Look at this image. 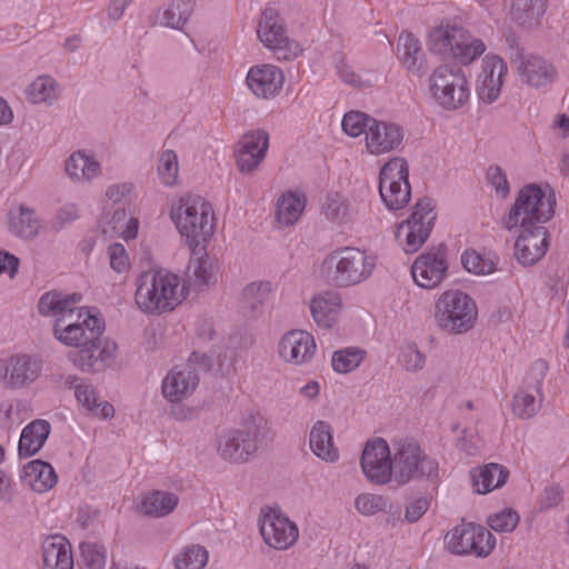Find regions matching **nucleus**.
Instances as JSON below:
<instances>
[{
    "instance_id": "obj_47",
    "label": "nucleus",
    "mask_w": 569,
    "mask_h": 569,
    "mask_svg": "<svg viewBox=\"0 0 569 569\" xmlns=\"http://www.w3.org/2000/svg\"><path fill=\"white\" fill-rule=\"evenodd\" d=\"M208 551L199 545L187 546L174 558L176 569H202L208 562Z\"/></svg>"
},
{
    "instance_id": "obj_30",
    "label": "nucleus",
    "mask_w": 569,
    "mask_h": 569,
    "mask_svg": "<svg viewBox=\"0 0 569 569\" xmlns=\"http://www.w3.org/2000/svg\"><path fill=\"white\" fill-rule=\"evenodd\" d=\"M64 170L74 183H90L101 174L100 162L83 151L73 152L66 160Z\"/></svg>"
},
{
    "instance_id": "obj_36",
    "label": "nucleus",
    "mask_w": 569,
    "mask_h": 569,
    "mask_svg": "<svg viewBox=\"0 0 569 569\" xmlns=\"http://www.w3.org/2000/svg\"><path fill=\"white\" fill-rule=\"evenodd\" d=\"M42 227L41 220L34 210L20 206L10 211L9 228L19 238L30 240L38 236Z\"/></svg>"
},
{
    "instance_id": "obj_49",
    "label": "nucleus",
    "mask_w": 569,
    "mask_h": 569,
    "mask_svg": "<svg viewBox=\"0 0 569 569\" xmlns=\"http://www.w3.org/2000/svg\"><path fill=\"white\" fill-rule=\"evenodd\" d=\"M373 119V117L361 111H349L343 116L341 126L348 136L357 138L362 133L365 136L367 134L371 124L370 122Z\"/></svg>"
},
{
    "instance_id": "obj_31",
    "label": "nucleus",
    "mask_w": 569,
    "mask_h": 569,
    "mask_svg": "<svg viewBox=\"0 0 569 569\" xmlns=\"http://www.w3.org/2000/svg\"><path fill=\"white\" fill-rule=\"evenodd\" d=\"M311 451L326 462H336L339 459V451L333 445L332 429L326 421H317L309 435Z\"/></svg>"
},
{
    "instance_id": "obj_45",
    "label": "nucleus",
    "mask_w": 569,
    "mask_h": 569,
    "mask_svg": "<svg viewBox=\"0 0 569 569\" xmlns=\"http://www.w3.org/2000/svg\"><path fill=\"white\" fill-rule=\"evenodd\" d=\"M196 0H173L159 17L160 24L181 29L191 16Z\"/></svg>"
},
{
    "instance_id": "obj_40",
    "label": "nucleus",
    "mask_w": 569,
    "mask_h": 569,
    "mask_svg": "<svg viewBox=\"0 0 569 569\" xmlns=\"http://www.w3.org/2000/svg\"><path fill=\"white\" fill-rule=\"evenodd\" d=\"M397 54L400 63L408 71L419 69L423 52L419 40L411 32H401L397 43Z\"/></svg>"
},
{
    "instance_id": "obj_34",
    "label": "nucleus",
    "mask_w": 569,
    "mask_h": 569,
    "mask_svg": "<svg viewBox=\"0 0 569 569\" xmlns=\"http://www.w3.org/2000/svg\"><path fill=\"white\" fill-rule=\"evenodd\" d=\"M51 431V426L47 420L38 419L27 425L19 440V455L31 457L36 455L44 445Z\"/></svg>"
},
{
    "instance_id": "obj_7",
    "label": "nucleus",
    "mask_w": 569,
    "mask_h": 569,
    "mask_svg": "<svg viewBox=\"0 0 569 569\" xmlns=\"http://www.w3.org/2000/svg\"><path fill=\"white\" fill-rule=\"evenodd\" d=\"M392 479L399 486L438 477V462L426 455L417 441L401 439L392 443Z\"/></svg>"
},
{
    "instance_id": "obj_23",
    "label": "nucleus",
    "mask_w": 569,
    "mask_h": 569,
    "mask_svg": "<svg viewBox=\"0 0 569 569\" xmlns=\"http://www.w3.org/2000/svg\"><path fill=\"white\" fill-rule=\"evenodd\" d=\"M508 66L498 56H487L483 59L482 72L479 76L477 94L485 103L495 102L500 96Z\"/></svg>"
},
{
    "instance_id": "obj_6",
    "label": "nucleus",
    "mask_w": 569,
    "mask_h": 569,
    "mask_svg": "<svg viewBox=\"0 0 569 569\" xmlns=\"http://www.w3.org/2000/svg\"><path fill=\"white\" fill-rule=\"evenodd\" d=\"M171 219L192 251L206 243L214 232L213 210L200 196L188 194L171 211Z\"/></svg>"
},
{
    "instance_id": "obj_15",
    "label": "nucleus",
    "mask_w": 569,
    "mask_h": 569,
    "mask_svg": "<svg viewBox=\"0 0 569 569\" xmlns=\"http://www.w3.org/2000/svg\"><path fill=\"white\" fill-rule=\"evenodd\" d=\"M257 33L259 40L274 52L278 60H291L301 52L299 44L287 37L276 10L271 8L263 10Z\"/></svg>"
},
{
    "instance_id": "obj_3",
    "label": "nucleus",
    "mask_w": 569,
    "mask_h": 569,
    "mask_svg": "<svg viewBox=\"0 0 569 569\" xmlns=\"http://www.w3.org/2000/svg\"><path fill=\"white\" fill-rule=\"evenodd\" d=\"M271 423L261 413H251L237 429L222 433L217 440L220 457L231 463L247 462L262 446L271 441Z\"/></svg>"
},
{
    "instance_id": "obj_59",
    "label": "nucleus",
    "mask_w": 569,
    "mask_h": 569,
    "mask_svg": "<svg viewBox=\"0 0 569 569\" xmlns=\"http://www.w3.org/2000/svg\"><path fill=\"white\" fill-rule=\"evenodd\" d=\"M110 266L117 272H123L129 267V259L124 247L121 243H113L108 249Z\"/></svg>"
},
{
    "instance_id": "obj_41",
    "label": "nucleus",
    "mask_w": 569,
    "mask_h": 569,
    "mask_svg": "<svg viewBox=\"0 0 569 569\" xmlns=\"http://www.w3.org/2000/svg\"><path fill=\"white\" fill-rule=\"evenodd\" d=\"M322 213L330 222L342 226L352 220L357 210L346 198L335 193L327 197Z\"/></svg>"
},
{
    "instance_id": "obj_51",
    "label": "nucleus",
    "mask_w": 569,
    "mask_h": 569,
    "mask_svg": "<svg viewBox=\"0 0 569 569\" xmlns=\"http://www.w3.org/2000/svg\"><path fill=\"white\" fill-rule=\"evenodd\" d=\"M178 157L173 150H164L158 161V174L166 186H173L178 178Z\"/></svg>"
},
{
    "instance_id": "obj_48",
    "label": "nucleus",
    "mask_w": 569,
    "mask_h": 569,
    "mask_svg": "<svg viewBox=\"0 0 569 569\" xmlns=\"http://www.w3.org/2000/svg\"><path fill=\"white\" fill-rule=\"evenodd\" d=\"M80 562L83 569H104L107 550L104 546L94 541L80 543Z\"/></svg>"
},
{
    "instance_id": "obj_54",
    "label": "nucleus",
    "mask_w": 569,
    "mask_h": 569,
    "mask_svg": "<svg viewBox=\"0 0 569 569\" xmlns=\"http://www.w3.org/2000/svg\"><path fill=\"white\" fill-rule=\"evenodd\" d=\"M336 69L340 80L346 84L357 89L368 88L371 86L370 80L362 79L360 74L353 71L351 66L347 63L343 56H338L336 58Z\"/></svg>"
},
{
    "instance_id": "obj_44",
    "label": "nucleus",
    "mask_w": 569,
    "mask_h": 569,
    "mask_svg": "<svg viewBox=\"0 0 569 569\" xmlns=\"http://www.w3.org/2000/svg\"><path fill=\"white\" fill-rule=\"evenodd\" d=\"M74 396L79 403L96 416L104 419L113 417V406L107 401H99L96 396V391L91 386L87 383L76 385Z\"/></svg>"
},
{
    "instance_id": "obj_53",
    "label": "nucleus",
    "mask_w": 569,
    "mask_h": 569,
    "mask_svg": "<svg viewBox=\"0 0 569 569\" xmlns=\"http://www.w3.org/2000/svg\"><path fill=\"white\" fill-rule=\"evenodd\" d=\"M461 263L468 272L475 274H488L495 270L493 261L475 250L466 251L461 257Z\"/></svg>"
},
{
    "instance_id": "obj_35",
    "label": "nucleus",
    "mask_w": 569,
    "mask_h": 569,
    "mask_svg": "<svg viewBox=\"0 0 569 569\" xmlns=\"http://www.w3.org/2000/svg\"><path fill=\"white\" fill-rule=\"evenodd\" d=\"M470 476L476 491L478 493H488L507 482L509 471L501 465L488 463L473 469Z\"/></svg>"
},
{
    "instance_id": "obj_56",
    "label": "nucleus",
    "mask_w": 569,
    "mask_h": 569,
    "mask_svg": "<svg viewBox=\"0 0 569 569\" xmlns=\"http://www.w3.org/2000/svg\"><path fill=\"white\" fill-rule=\"evenodd\" d=\"M401 362L407 371L418 372L426 365V356L415 343H410L402 349Z\"/></svg>"
},
{
    "instance_id": "obj_42",
    "label": "nucleus",
    "mask_w": 569,
    "mask_h": 569,
    "mask_svg": "<svg viewBox=\"0 0 569 569\" xmlns=\"http://www.w3.org/2000/svg\"><path fill=\"white\" fill-rule=\"evenodd\" d=\"M306 207L305 197L288 192L282 194L277 201V220L286 226L295 224Z\"/></svg>"
},
{
    "instance_id": "obj_29",
    "label": "nucleus",
    "mask_w": 569,
    "mask_h": 569,
    "mask_svg": "<svg viewBox=\"0 0 569 569\" xmlns=\"http://www.w3.org/2000/svg\"><path fill=\"white\" fill-rule=\"evenodd\" d=\"M43 569H72L73 557L70 542L62 536L47 538L42 543Z\"/></svg>"
},
{
    "instance_id": "obj_24",
    "label": "nucleus",
    "mask_w": 569,
    "mask_h": 569,
    "mask_svg": "<svg viewBox=\"0 0 569 569\" xmlns=\"http://www.w3.org/2000/svg\"><path fill=\"white\" fill-rule=\"evenodd\" d=\"M313 337L303 330L287 332L279 342V356L293 365H303L312 359L316 352Z\"/></svg>"
},
{
    "instance_id": "obj_9",
    "label": "nucleus",
    "mask_w": 569,
    "mask_h": 569,
    "mask_svg": "<svg viewBox=\"0 0 569 569\" xmlns=\"http://www.w3.org/2000/svg\"><path fill=\"white\" fill-rule=\"evenodd\" d=\"M329 281L336 287H350L367 280L376 267V258L358 248L346 247L326 259Z\"/></svg>"
},
{
    "instance_id": "obj_26",
    "label": "nucleus",
    "mask_w": 569,
    "mask_h": 569,
    "mask_svg": "<svg viewBox=\"0 0 569 569\" xmlns=\"http://www.w3.org/2000/svg\"><path fill=\"white\" fill-rule=\"evenodd\" d=\"M199 385V375L190 366L173 368L162 381V393L170 402L189 398Z\"/></svg>"
},
{
    "instance_id": "obj_13",
    "label": "nucleus",
    "mask_w": 569,
    "mask_h": 569,
    "mask_svg": "<svg viewBox=\"0 0 569 569\" xmlns=\"http://www.w3.org/2000/svg\"><path fill=\"white\" fill-rule=\"evenodd\" d=\"M408 177L409 168L403 158H393L381 168L379 193L388 209L399 210L408 204L411 196Z\"/></svg>"
},
{
    "instance_id": "obj_4",
    "label": "nucleus",
    "mask_w": 569,
    "mask_h": 569,
    "mask_svg": "<svg viewBox=\"0 0 569 569\" xmlns=\"http://www.w3.org/2000/svg\"><path fill=\"white\" fill-rule=\"evenodd\" d=\"M428 47L445 59H453L462 66H469L486 51L480 38L473 37L457 21L442 22L428 36Z\"/></svg>"
},
{
    "instance_id": "obj_58",
    "label": "nucleus",
    "mask_w": 569,
    "mask_h": 569,
    "mask_svg": "<svg viewBox=\"0 0 569 569\" xmlns=\"http://www.w3.org/2000/svg\"><path fill=\"white\" fill-rule=\"evenodd\" d=\"M563 499V492L559 485H550L545 488L539 499L541 510H549L558 506Z\"/></svg>"
},
{
    "instance_id": "obj_39",
    "label": "nucleus",
    "mask_w": 569,
    "mask_h": 569,
    "mask_svg": "<svg viewBox=\"0 0 569 569\" xmlns=\"http://www.w3.org/2000/svg\"><path fill=\"white\" fill-rule=\"evenodd\" d=\"M178 506V497L168 491L156 490L146 495L141 500L140 510L150 517H166Z\"/></svg>"
},
{
    "instance_id": "obj_1",
    "label": "nucleus",
    "mask_w": 569,
    "mask_h": 569,
    "mask_svg": "<svg viewBox=\"0 0 569 569\" xmlns=\"http://www.w3.org/2000/svg\"><path fill=\"white\" fill-rule=\"evenodd\" d=\"M104 322L92 309H80L73 320L53 326V335L57 340L66 346L74 347L77 352L70 353L74 366L82 371H99L106 362L114 358L116 345L104 342L101 335Z\"/></svg>"
},
{
    "instance_id": "obj_50",
    "label": "nucleus",
    "mask_w": 569,
    "mask_h": 569,
    "mask_svg": "<svg viewBox=\"0 0 569 569\" xmlns=\"http://www.w3.org/2000/svg\"><path fill=\"white\" fill-rule=\"evenodd\" d=\"M363 352L358 349H343L332 355V368L339 373H348L359 367Z\"/></svg>"
},
{
    "instance_id": "obj_16",
    "label": "nucleus",
    "mask_w": 569,
    "mask_h": 569,
    "mask_svg": "<svg viewBox=\"0 0 569 569\" xmlns=\"http://www.w3.org/2000/svg\"><path fill=\"white\" fill-rule=\"evenodd\" d=\"M259 523L263 541L276 550H287L298 540L297 525L280 510L269 508L261 516Z\"/></svg>"
},
{
    "instance_id": "obj_43",
    "label": "nucleus",
    "mask_w": 569,
    "mask_h": 569,
    "mask_svg": "<svg viewBox=\"0 0 569 569\" xmlns=\"http://www.w3.org/2000/svg\"><path fill=\"white\" fill-rule=\"evenodd\" d=\"M216 264L208 257H197L189 261L187 276L190 283L197 289L202 290L204 287L216 281Z\"/></svg>"
},
{
    "instance_id": "obj_32",
    "label": "nucleus",
    "mask_w": 569,
    "mask_h": 569,
    "mask_svg": "<svg viewBox=\"0 0 569 569\" xmlns=\"http://www.w3.org/2000/svg\"><path fill=\"white\" fill-rule=\"evenodd\" d=\"M546 0H512L510 18L519 27L531 30L540 24Z\"/></svg>"
},
{
    "instance_id": "obj_12",
    "label": "nucleus",
    "mask_w": 569,
    "mask_h": 569,
    "mask_svg": "<svg viewBox=\"0 0 569 569\" xmlns=\"http://www.w3.org/2000/svg\"><path fill=\"white\" fill-rule=\"evenodd\" d=\"M430 198H421L410 217L398 227L396 239L407 253L418 251L429 238L436 220Z\"/></svg>"
},
{
    "instance_id": "obj_14",
    "label": "nucleus",
    "mask_w": 569,
    "mask_h": 569,
    "mask_svg": "<svg viewBox=\"0 0 569 569\" xmlns=\"http://www.w3.org/2000/svg\"><path fill=\"white\" fill-rule=\"evenodd\" d=\"M548 371L543 360L531 366L523 380V387L513 397L512 411L521 419L533 417L540 409L543 399L541 387Z\"/></svg>"
},
{
    "instance_id": "obj_28",
    "label": "nucleus",
    "mask_w": 569,
    "mask_h": 569,
    "mask_svg": "<svg viewBox=\"0 0 569 569\" xmlns=\"http://www.w3.org/2000/svg\"><path fill=\"white\" fill-rule=\"evenodd\" d=\"M41 370L40 362L28 355L12 357L6 368L4 383L11 388H20L33 382Z\"/></svg>"
},
{
    "instance_id": "obj_5",
    "label": "nucleus",
    "mask_w": 569,
    "mask_h": 569,
    "mask_svg": "<svg viewBox=\"0 0 569 569\" xmlns=\"http://www.w3.org/2000/svg\"><path fill=\"white\" fill-rule=\"evenodd\" d=\"M556 197L549 186L530 183L520 189L515 203L502 219L508 231L519 227L543 226L555 214Z\"/></svg>"
},
{
    "instance_id": "obj_55",
    "label": "nucleus",
    "mask_w": 569,
    "mask_h": 569,
    "mask_svg": "<svg viewBox=\"0 0 569 569\" xmlns=\"http://www.w3.org/2000/svg\"><path fill=\"white\" fill-rule=\"evenodd\" d=\"M385 497L373 493H361L356 498L355 507L363 516H372L387 508Z\"/></svg>"
},
{
    "instance_id": "obj_18",
    "label": "nucleus",
    "mask_w": 569,
    "mask_h": 569,
    "mask_svg": "<svg viewBox=\"0 0 569 569\" xmlns=\"http://www.w3.org/2000/svg\"><path fill=\"white\" fill-rule=\"evenodd\" d=\"M370 123L365 137V148L369 154L382 156L401 149L405 130L400 124L377 118Z\"/></svg>"
},
{
    "instance_id": "obj_20",
    "label": "nucleus",
    "mask_w": 569,
    "mask_h": 569,
    "mask_svg": "<svg viewBox=\"0 0 569 569\" xmlns=\"http://www.w3.org/2000/svg\"><path fill=\"white\" fill-rule=\"evenodd\" d=\"M515 257L523 266L538 262L548 250V231L545 226L519 227Z\"/></svg>"
},
{
    "instance_id": "obj_46",
    "label": "nucleus",
    "mask_w": 569,
    "mask_h": 569,
    "mask_svg": "<svg viewBox=\"0 0 569 569\" xmlns=\"http://www.w3.org/2000/svg\"><path fill=\"white\" fill-rule=\"evenodd\" d=\"M58 98V84L49 76L38 77L27 89V99L32 103H52Z\"/></svg>"
},
{
    "instance_id": "obj_57",
    "label": "nucleus",
    "mask_w": 569,
    "mask_h": 569,
    "mask_svg": "<svg viewBox=\"0 0 569 569\" xmlns=\"http://www.w3.org/2000/svg\"><path fill=\"white\" fill-rule=\"evenodd\" d=\"M487 179L497 194L505 198L509 194L510 188L506 174L499 166H490L487 170Z\"/></svg>"
},
{
    "instance_id": "obj_27",
    "label": "nucleus",
    "mask_w": 569,
    "mask_h": 569,
    "mask_svg": "<svg viewBox=\"0 0 569 569\" xmlns=\"http://www.w3.org/2000/svg\"><path fill=\"white\" fill-rule=\"evenodd\" d=\"M312 319L318 327L331 329L338 321L342 300L338 292L328 290L316 295L309 303Z\"/></svg>"
},
{
    "instance_id": "obj_11",
    "label": "nucleus",
    "mask_w": 569,
    "mask_h": 569,
    "mask_svg": "<svg viewBox=\"0 0 569 569\" xmlns=\"http://www.w3.org/2000/svg\"><path fill=\"white\" fill-rule=\"evenodd\" d=\"M430 92L436 102L446 110L463 107L470 97L469 82L459 68L440 66L429 78Z\"/></svg>"
},
{
    "instance_id": "obj_38",
    "label": "nucleus",
    "mask_w": 569,
    "mask_h": 569,
    "mask_svg": "<svg viewBox=\"0 0 569 569\" xmlns=\"http://www.w3.org/2000/svg\"><path fill=\"white\" fill-rule=\"evenodd\" d=\"M270 292L271 283L268 281L252 282L246 286L240 299L243 316L253 318L259 315Z\"/></svg>"
},
{
    "instance_id": "obj_22",
    "label": "nucleus",
    "mask_w": 569,
    "mask_h": 569,
    "mask_svg": "<svg viewBox=\"0 0 569 569\" xmlns=\"http://www.w3.org/2000/svg\"><path fill=\"white\" fill-rule=\"evenodd\" d=\"M81 301L82 295L80 293H63L53 290L41 296L38 311L44 317L54 318V325H60L61 320H66V322L73 320L80 309L87 308L79 306Z\"/></svg>"
},
{
    "instance_id": "obj_60",
    "label": "nucleus",
    "mask_w": 569,
    "mask_h": 569,
    "mask_svg": "<svg viewBox=\"0 0 569 569\" xmlns=\"http://www.w3.org/2000/svg\"><path fill=\"white\" fill-rule=\"evenodd\" d=\"M485 533L480 535L475 539V548H472L471 555L476 557H488L496 547V537L485 527Z\"/></svg>"
},
{
    "instance_id": "obj_19",
    "label": "nucleus",
    "mask_w": 569,
    "mask_h": 569,
    "mask_svg": "<svg viewBox=\"0 0 569 569\" xmlns=\"http://www.w3.org/2000/svg\"><path fill=\"white\" fill-rule=\"evenodd\" d=\"M269 147V134L262 129L244 133L236 149L237 168L241 173L254 172L264 160Z\"/></svg>"
},
{
    "instance_id": "obj_17",
    "label": "nucleus",
    "mask_w": 569,
    "mask_h": 569,
    "mask_svg": "<svg viewBox=\"0 0 569 569\" xmlns=\"http://www.w3.org/2000/svg\"><path fill=\"white\" fill-rule=\"evenodd\" d=\"M360 463L367 480L371 483L385 485L392 479V452L382 438L366 445Z\"/></svg>"
},
{
    "instance_id": "obj_63",
    "label": "nucleus",
    "mask_w": 569,
    "mask_h": 569,
    "mask_svg": "<svg viewBox=\"0 0 569 569\" xmlns=\"http://www.w3.org/2000/svg\"><path fill=\"white\" fill-rule=\"evenodd\" d=\"M132 191V184L124 182L111 184L107 188L106 197L114 203L122 201Z\"/></svg>"
},
{
    "instance_id": "obj_21",
    "label": "nucleus",
    "mask_w": 569,
    "mask_h": 569,
    "mask_svg": "<svg viewBox=\"0 0 569 569\" xmlns=\"http://www.w3.org/2000/svg\"><path fill=\"white\" fill-rule=\"evenodd\" d=\"M447 269L446 248L440 246L418 257L411 267V274L419 287L432 289L443 280Z\"/></svg>"
},
{
    "instance_id": "obj_25",
    "label": "nucleus",
    "mask_w": 569,
    "mask_h": 569,
    "mask_svg": "<svg viewBox=\"0 0 569 569\" xmlns=\"http://www.w3.org/2000/svg\"><path fill=\"white\" fill-rule=\"evenodd\" d=\"M283 82V72L273 64L256 66L247 74V84L258 98H273L280 92Z\"/></svg>"
},
{
    "instance_id": "obj_33",
    "label": "nucleus",
    "mask_w": 569,
    "mask_h": 569,
    "mask_svg": "<svg viewBox=\"0 0 569 569\" xmlns=\"http://www.w3.org/2000/svg\"><path fill=\"white\" fill-rule=\"evenodd\" d=\"M485 533V527L475 523H466L455 527L447 536L446 541L450 552L455 555H471L475 548V539Z\"/></svg>"
},
{
    "instance_id": "obj_62",
    "label": "nucleus",
    "mask_w": 569,
    "mask_h": 569,
    "mask_svg": "<svg viewBox=\"0 0 569 569\" xmlns=\"http://www.w3.org/2000/svg\"><path fill=\"white\" fill-rule=\"evenodd\" d=\"M184 366H190L199 375V371H209L212 367V359L206 353L193 351L188 362Z\"/></svg>"
},
{
    "instance_id": "obj_64",
    "label": "nucleus",
    "mask_w": 569,
    "mask_h": 569,
    "mask_svg": "<svg viewBox=\"0 0 569 569\" xmlns=\"http://www.w3.org/2000/svg\"><path fill=\"white\" fill-rule=\"evenodd\" d=\"M79 218V209L74 203H66L57 213L56 220L60 226H64L76 221Z\"/></svg>"
},
{
    "instance_id": "obj_10",
    "label": "nucleus",
    "mask_w": 569,
    "mask_h": 569,
    "mask_svg": "<svg viewBox=\"0 0 569 569\" xmlns=\"http://www.w3.org/2000/svg\"><path fill=\"white\" fill-rule=\"evenodd\" d=\"M507 42L509 61L523 84L538 89L557 80L558 71L551 61L542 56L525 52L513 38H508Z\"/></svg>"
},
{
    "instance_id": "obj_37",
    "label": "nucleus",
    "mask_w": 569,
    "mask_h": 569,
    "mask_svg": "<svg viewBox=\"0 0 569 569\" xmlns=\"http://www.w3.org/2000/svg\"><path fill=\"white\" fill-rule=\"evenodd\" d=\"M24 476L32 490L39 493L50 490L58 480L52 466L42 460L30 461L24 467Z\"/></svg>"
},
{
    "instance_id": "obj_2",
    "label": "nucleus",
    "mask_w": 569,
    "mask_h": 569,
    "mask_svg": "<svg viewBox=\"0 0 569 569\" xmlns=\"http://www.w3.org/2000/svg\"><path fill=\"white\" fill-rule=\"evenodd\" d=\"M134 300L147 315H162L172 311L184 299L180 278L167 270H150L136 280Z\"/></svg>"
},
{
    "instance_id": "obj_61",
    "label": "nucleus",
    "mask_w": 569,
    "mask_h": 569,
    "mask_svg": "<svg viewBox=\"0 0 569 569\" xmlns=\"http://www.w3.org/2000/svg\"><path fill=\"white\" fill-rule=\"evenodd\" d=\"M429 507L430 499L420 497L407 506L405 519L410 523L417 522L427 512Z\"/></svg>"
},
{
    "instance_id": "obj_8",
    "label": "nucleus",
    "mask_w": 569,
    "mask_h": 569,
    "mask_svg": "<svg viewBox=\"0 0 569 569\" xmlns=\"http://www.w3.org/2000/svg\"><path fill=\"white\" fill-rule=\"evenodd\" d=\"M435 321L448 335H462L477 321L478 309L473 299L460 290L441 293L435 303Z\"/></svg>"
},
{
    "instance_id": "obj_52",
    "label": "nucleus",
    "mask_w": 569,
    "mask_h": 569,
    "mask_svg": "<svg viewBox=\"0 0 569 569\" xmlns=\"http://www.w3.org/2000/svg\"><path fill=\"white\" fill-rule=\"evenodd\" d=\"M520 517L517 511L510 508L493 513L488 517L487 525L497 532H512L518 523Z\"/></svg>"
}]
</instances>
